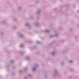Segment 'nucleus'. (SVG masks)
<instances>
[{
    "label": "nucleus",
    "instance_id": "f03ea898",
    "mask_svg": "<svg viewBox=\"0 0 79 79\" xmlns=\"http://www.w3.org/2000/svg\"><path fill=\"white\" fill-rule=\"evenodd\" d=\"M72 62V61H70V63H71Z\"/></svg>",
    "mask_w": 79,
    "mask_h": 79
},
{
    "label": "nucleus",
    "instance_id": "f257e3e1",
    "mask_svg": "<svg viewBox=\"0 0 79 79\" xmlns=\"http://www.w3.org/2000/svg\"><path fill=\"white\" fill-rule=\"evenodd\" d=\"M33 70H35V69H33Z\"/></svg>",
    "mask_w": 79,
    "mask_h": 79
},
{
    "label": "nucleus",
    "instance_id": "7ed1b4c3",
    "mask_svg": "<svg viewBox=\"0 0 79 79\" xmlns=\"http://www.w3.org/2000/svg\"><path fill=\"white\" fill-rule=\"evenodd\" d=\"M21 46H23V45H21Z\"/></svg>",
    "mask_w": 79,
    "mask_h": 79
}]
</instances>
